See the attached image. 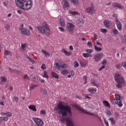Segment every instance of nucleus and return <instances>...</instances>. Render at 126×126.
<instances>
[{"label": "nucleus", "instance_id": "f257e3e1", "mask_svg": "<svg viewBox=\"0 0 126 126\" xmlns=\"http://www.w3.org/2000/svg\"><path fill=\"white\" fill-rule=\"evenodd\" d=\"M54 110L57 112V114L62 117L71 116L72 112H71V107L68 105H63V102H60L57 107L54 108Z\"/></svg>", "mask_w": 126, "mask_h": 126}, {"label": "nucleus", "instance_id": "f03ea898", "mask_svg": "<svg viewBox=\"0 0 126 126\" xmlns=\"http://www.w3.org/2000/svg\"><path fill=\"white\" fill-rule=\"evenodd\" d=\"M15 1L17 6L24 10L31 9L33 6L31 0H15Z\"/></svg>", "mask_w": 126, "mask_h": 126}, {"label": "nucleus", "instance_id": "7ed1b4c3", "mask_svg": "<svg viewBox=\"0 0 126 126\" xmlns=\"http://www.w3.org/2000/svg\"><path fill=\"white\" fill-rule=\"evenodd\" d=\"M115 80L116 82H118L116 87H117V88H122V87H123L122 84H124V83H125L124 77H122L120 74H116L115 75Z\"/></svg>", "mask_w": 126, "mask_h": 126}, {"label": "nucleus", "instance_id": "20e7f679", "mask_svg": "<svg viewBox=\"0 0 126 126\" xmlns=\"http://www.w3.org/2000/svg\"><path fill=\"white\" fill-rule=\"evenodd\" d=\"M62 122H66V125L67 126H74V123L73 120L70 118H63L61 119Z\"/></svg>", "mask_w": 126, "mask_h": 126}, {"label": "nucleus", "instance_id": "39448f33", "mask_svg": "<svg viewBox=\"0 0 126 126\" xmlns=\"http://www.w3.org/2000/svg\"><path fill=\"white\" fill-rule=\"evenodd\" d=\"M66 31L70 34H73V30H74V25L69 23L67 24L66 27Z\"/></svg>", "mask_w": 126, "mask_h": 126}, {"label": "nucleus", "instance_id": "423d86ee", "mask_svg": "<svg viewBox=\"0 0 126 126\" xmlns=\"http://www.w3.org/2000/svg\"><path fill=\"white\" fill-rule=\"evenodd\" d=\"M20 31L22 35H24V36H30V31L28 30V29L26 28H20Z\"/></svg>", "mask_w": 126, "mask_h": 126}, {"label": "nucleus", "instance_id": "0eeeda50", "mask_svg": "<svg viewBox=\"0 0 126 126\" xmlns=\"http://www.w3.org/2000/svg\"><path fill=\"white\" fill-rule=\"evenodd\" d=\"M32 120L36 126H42L44 125V122L40 118L33 117L32 118Z\"/></svg>", "mask_w": 126, "mask_h": 126}, {"label": "nucleus", "instance_id": "6e6552de", "mask_svg": "<svg viewBox=\"0 0 126 126\" xmlns=\"http://www.w3.org/2000/svg\"><path fill=\"white\" fill-rule=\"evenodd\" d=\"M36 28L39 34H45V33H47V30L44 27L39 26L36 27Z\"/></svg>", "mask_w": 126, "mask_h": 126}, {"label": "nucleus", "instance_id": "1a4fd4ad", "mask_svg": "<svg viewBox=\"0 0 126 126\" xmlns=\"http://www.w3.org/2000/svg\"><path fill=\"white\" fill-rule=\"evenodd\" d=\"M102 58H103V54L97 53L94 56V60L95 62H99V61L102 59Z\"/></svg>", "mask_w": 126, "mask_h": 126}, {"label": "nucleus", "instance_id": "9d476101", "mask_svg": "<svg viewBox=\"0 0 126 126\" xmlns=\"http://www.w3.org/2000/svg\"><path fill=\"white\" fill-rule=\"evenodd\" d=\"M86 12L89 14H94V7H89L85 9Z\"/></svg>", "mask_w": 126, "mask_h": 126}, {"label": "nucleus", "instance_id": "9b49d317", "mask_svg": "<svg viewBox=\"0 0 126 126\" xmlns=\"http://www.w3.org/2000/svg\"><path fill=\"white\" fill-rule=\"evenodd\" d=\"M54 67L58 69V70H62V68L65 67L64 64L59 65V63H55L54 64Z\"/></svg>", "mask_w": 126, "mask_h": 126}, {"label": "nucleus", "instance_id": "f8f14e48", "mask_svg": "<svg viewBox=\"0 0 126 126\" xmlns=\"http://www.w3.org/2000/svg\"><path fill=\"white\" fill-rule=\"evenodd\" d=\"M31 77L32 80H33V81H35V82H38V81H40V77H39V76H38L37 75L32 74L31 75Z\"/></svg>", "mask_w": 126, "mask_h": 126}, {"label": "nucleus", "instance_id": "ddd939ff", "mask_svg": "<svg viewBox=\"0 0 126 126\" xmlns=\"http://www.w3.org/2000/svg\"><path fill=\"white\" fill-rule=\"evenodd\" d=\"M64 65H65V67L62 68V70H60V71H61V73L63 75H66V73L68 72V71H67V70L65 69V68H67V65L66 64H64Z\"/></svg>", "mask_w": 126, "mask_h": 126}, {"label": "nucleus", "instance_id": "4468645a", "mask_svg": "<svg viewBox=\"0 0 126 126\" xmlns=\"http://www.w3.org/2000/svg\"><path fill=\"white\" fill-rule=\"evenodd\" d=\"M63 8L65 10H67L68 9V8L69 7V3L66 1V0H63Z\"/></svg>", "mask_w": 126, "mask_h": 126}, {"label": "nucleus", "instance_id": "2eb2a0df", "mask_svg": "<svg viewBox=\"0 0 126 126\" xmlns=\"http://www.w3.org/2000/svg\"><path fill=\"white\" fill-rule=\"evenodd\" d=\"M42 27H44L46 30V33L47 34H49L50 32H51V30L49 28V26L47 24V23L44 22L42 24Z\"/></svg>", "mask_w": 126, "mask_h": 126}, {"label": "nucleus", "instance_id": "dca6fc26", "mask_svg": "<svg viewBox=\"0 0 126 126\" xmlns=\"http://www.w3.org/2000/svg\"><path fill=\"white\" fill-rule=\"evenodd\" d=\"M115 22L118 30H122V23H121V22L119 21L118 18H115Z\"/></svg>", "mask_w": 126, "mask_h": 126}, {"label": "nucleus", "instance_id": "f3484780", "mask_svg": "<svg viewBox=\"0 0 126 126\" xmlns=\"http://www.w3.org/2000/svg\"><path fill=\"white\" fill-rule=\"evenodd\" d=\"M112 5L113 7L114 8L116 7L117 8H118L119 9H122L124 8V6H123L122 4H118V3H113Z\"/></svg>", "mask_w": 126, "mask_h": 126}, {"label": "nucleus", "instance_id": "a211bd4d", "mask_svg": "<svg viewBox=\"0 0 126 126\" xmlns=\"http://www.w3.org/2000/svg\"><path fill=\"white\" fill-rule=\"evenodd\" d=\"M110 21L108 20H105L104 21V25L105 26L106 28H107V29H109L110 28Z\"/></svg>", "mask_w": 126, "mask_h": 126}, {"label": "nucleus", "instance_id": "6ab92c4d", "mask_svg": "<svg viewBox=\"0 0 126 126\" xmlns=\"http://www.w3.org/2000/svg\"><path fill=\"white\" fill-rule=\"evenodd\" d=\"M79 110H80V111H81L82 112H83V113H85V114H87V115H90V116H93V117H96V116H95L94 114L88 112L87 110L84 109H80Z\"/></svg>", "mask_w": 126, "mask_h": 126}, {"label": "nucleus", "instance_id": "aec40b11", "mask_svg": "<svg viewBox=\"0 0 126 126\" xmlns=\"http://www.w3.org/2000/svg\"><path fill=\"white\" fill-rule=\"evenodd\" d=\"M111 33L114 35V36H117L119 34V31L117 29H113L111 31Z\"/></svg>", "mask_w": 126, "mask_h": 126}, {"label": "nucleus", "instance_id": "412c9836", "mask_svg": "<svg viewBox=\"0 0 126 126\" xmlns=\"http://www.w3.org/2000/svg\"><path fill=\"white\" fill-rule=\"evenodd\" d=\"M36 87H37V85H33L32 83L30 85V91L33 90V89H35V88H36Z\"/></svg>", "mask_w": 126, "mask_h": 126}, {"label": "nucleus", "instance_id": "4be33fe9", "mask_svg": "<svg viewBox=\"0 0 126 126\" xmlns=\"http://www.w3.org/2000/svg\"><path fill=\"white\" fill-rule=\"evenodd\" d=\"M29 109H30V110H32V111H33V112H36L37 111L36 107H35V106L34 105L29 106Z\"/></svg>", "mask_w": 126, "mask_h": 126}, {"label": "nucleus", "instance_id": "5701e85b", "mask_svg": "<svg viewBox=\"0 0 126 126\" xmlns=\"http://www.w3.org/2000/svg\"><path fill=\"white\" fill-rule=\"evenodd\" d=\"M4 54L5 56H11L12 53L9 50H4Z\"/></svg>", "mask_w": 126, "mask_h": 126}, {"label": "nucleus", "instance_id": "b1692460", "mask_svg": "<svg viewBox=\"0 0 126 126\" xmlns=\"http://www.w3.org/2000/svg\"><path fill=\"white\" fill-rule=\"evenodd\" d=\"M60 24L61 25V26H65V23L64 22V20L63 19H60Z\"/></svg>", "mask_w": 126, "mask_h": 126}, {"label": "nucleus", "instance_id": "393cba45", "mask_svg": "<svg viewBox=\"0 0 126 126\" xmlns=\"http://www.w3.org/2000/svg\"><path fill=\"white\" fill-rule=\"evenodd\" d=\"M52 76L54 78H56L57 79H59V75H58V74L54 72H52Z\"/></svg>", "mask_w": 126, "mask_h": 126}, {"label": "nucleus", "instance_id": "a878e982", "mask_svg": "<svg viewBox=\"0 0 126 126\" xmlns=\"http://www.w3.org/2000/svg\"><path fill=\"white\" fill-rule=\"evenodd\" d=\"M92 83L94 85V86H96V87H99V84H98V82L94 80L92 81Z\"/></svg>", "mask_w": 126, "mask_h": 126}, {"label": "nucleus", "instance_id": "bb28decb", "mask_svg": "<svg viewBox=\"0 0 126 126\" xmlns=\"http://www.w3.org/2000/svg\"><path fill=\"white\" fill-rule=\"evenodd\" d=\"M118 99L114 98V99H113L111 102L112 105H117L118 104Z\"/></svg>", "mask_w": 126, "mask_h": 126}, {"label": "nucleus", "instance_id": "cd10ccee", "mask_svg": "<svg viewBox=\"0 0 126 126\" xmlns=\"http://www.w3.org/2000/svg\"><path fill=\"white\" fill-rule=\"evenodd\" d=\"M80 64L82 67H84L87 64V63L85 61H82L80 62Z\"/></svg>", "mask_w": 126, "mask_h": 126}, {"label": "nucleus", "instance_id": "c85d7f7f", "mask_svg": "<svg viewBox=\"0 0 126 126\" xmlns=\"http://www.w3.org/2000/svg\"><path fill=\"white\" fill-rule=\"evenodd\" d=\"M94 50L96 52H101L102 51V48H99L98 46H96V45H94Z\"/></svg>", "mask_w": 126, "mask_h": 126}, {"label": "nucleus", "instance_id": "c756f323", "mask_svg": "<svg viewBox=\"0 0 126 126\" xmlns=\"http://www.w3.org/2000/svg\"><path fill=\"white\" fill-rule=\"evenodd\" d=\"M103 104L105 107H110V103L107 101L104 100L103 101Z\"/></svg>", "mask_w": 126, "mask_h": 126}, {"label": "nucleus", "instance_id": "7c9ffc66", "mask_svg": "<svg viewBox=\"0 0 126 126\" xmlns=\"http://www.w3.org/2000/svg\"><path fill=\"white\" fill-rule=\"evenodd\" d=\"M40 91H41L42 94H43L44 95H46V94L47 93L46 90L43 88H41Z\"/></svg>", "mask_w": 126, "mask_h": 126}, {"label": "nucleus", "instance_id": "2f4dec72", "mask_svg": "<svg viewBox=\"0 0 126 126\" xmlns=\"http://www.w3.org/2000/svg\"><path fill=\"white\" fill-rule=\"evenodd\" d=\"M42 52L43 54L44 55L45 57H50V54H49L48 52H46V51L44 50H42Z\"/></svg>", "mask_w": 126, "mask_h": 126}, {"label": "nucleus", "instance_id": "473e14b6", "mask_svg": "<svg viewBox=\"0 0 126 126\" xmlns=\"http://www.w3.org/2000/svg\"><path fill=\"white\" fill-rule=\"evenodd\" d=\"M70 1L75 5H77V4H78V0H70Z\"/></svg>", "mask_w": 126, "mask_h": 126}, {"label": "nucleus", "instance_id": "72a5a7b5", "mask_svg": "<svg viewBox=\"0 0 126 126\" xmlns=\"http://www.w3.org/2000/svg\"><path fill=\"white\" fill-rule=\"evenodd\" d=\"M78 24H80V25H83V19L82 18H80L78 21Z\"/></svg>", "mask_w": 126, "mask_h": 126}, {"label": "nucleus", "instance_id": "f704fd0d", "mask_svg": "<svg viewBox=\"0 0 126 126\" xmlns=\"http://www.w3.org/2000/svg\"><path fill=\"white\" fill-rule=\"evenodd\" d=\"M122 42L123 43H126V35H123L122 36Z\"/></svg>", "mask_w": 126, "mask_h": 126}, {"label": "nucleus", "instance_id": "c9c22d12", "mask_svg": "<svg viewBox=\"0 0 126 126\" xmlns=\"http://www.w3.org/2000/svg\"><path fill=\"white\" fill-rule=\"evenodd\" d=\"M83 56L84 57V58H89V57H91V56H90V54L89 53H83Z\"/></svg>", "mask_w": 126, "mask_h": 126}, {"label": "nucleus", "instance_id": "e433bc0d", "mask_svg": "<svg viewBox=\"0 0 126 126\" xmlns=\"http://www.w3.org/2000/svg\"><path fill=\"white\" fill-rule=\"evenodd\" d=\"M69 13H70V14H72V15H76V14H77V12L75 11H72V10H69Z\"/></svg>", "mask_w": 126, "mask_h": 126}, {"label": "nucleus", "instance_id": "4c0bfd02", "mask_svg": "<svg viewBox=\"0 0 126 126\" xmlns=\"http://www.w3.org/2000/svg\"><path fill=\"white\" fill-rule=\"evenodd\" d=\"M109 120L110 121V122H111V123L113 125H115V124H116V121H115V120H114L113 118H109Z\"/></svg>", "mask_w": 126, "mask_h": 126}, {"label": "nucleus", "instance_id": "58836bf2", "mask_svg": "<svg viewBox=\"0 0 126 126\" xmlns=\"http://www.w3.org/2000/svg\"><path fill=\"white\" fill-rule=\"evenodd\" d=\"M115 98L117 100L120 101V99H121V95L119 94H115Z\"/></svg>", "mask_w": 126, "mask_h": 126}, {"label": "nucleus", "instance_id": "ea45409f", "mask_svg": "<svg viewBox=\"0 0 126 126\" xmlns=\"http://www.w3.org/2000/svg\"><path fill=\"white\" fill-rule=\"evenodd\" d=\"M0 79L2 82H6L7 79L3 76H1Z\"/></svg>", "mask_w": 126, "mask_h": 126}, {"label": "nucleus", "instance_id": "a19ab883", "mask_svg": "<svg viewBox=\"0 0 126 126\" xmlns=\"http://www.w3.org/2000/svg\"><path fill=\"white\" fill-rule=\"evenodd\" d=\"M43 76V77L47 78V79H49V77L48 76V74L46 71L44 72V74Z\"/></svg>", "mask_w": 126, "mask_h": 126}, {"label": "nucleus", "instance_id": "79ce46f5", "mask_svg": "<svg viewBox=\"0 0 126 126\" xmlns=\"http://www.w3.org/2000/svg\"><path fill=\"white\" fill-rule=\"evenodd\" d=\"M5 116H6L7 117H11V116H12V114H11V113H10V112H8L5 113Z\"/></svg>", "mask_w": 126, "mask_h": 126}, {"label": "nucleus", "instance_id": "37998d69", "mask_svg": "<svg viewBox=\"0 0 126 126\" xmlns=\"http://www.w3.org/2000/svg\"><path fill=\"white\" fill-rule=\"evenodd\" d=\"M85 52L87 53H89V54H91L93 53V50L92 49H86Z\"/></svg>", "mask_w": 126, "mask_h": 126}, {"label": "nucleus", "instance_id": "c03bdc74", "mask_svg": "<svg viewBox=\"0 0 126 126\" xmlns=\"http://www.w3.org/2000/svg\"><path fill=\"white\" fill-rule=\"evenodd\" d=\"M106 115L108 116V117H110L111 115H112V113H111V111H110L109 110H106Z\"/></svg>", "mask_w": 126, "mask_h": 126}, {"label": "nucleus", "instance_id": "a18cd8bd", "mask_svg": "<svg viewBox=\"0 0 126 126\" xmlns=\"http://www.w3.org/2000/svg\"><path fill=\"white\" fill-rule=\"evenodd\" d=\"M100 31L102 33H107L108 30L106 29H100Z\"/></svg>", "mask_w": 126, "mask_h": 126}, {"label": "nucleus", "instance_id": "49530a36", "mask_svg": "<svg viewBox=\"0 0 126 126\" xmlns=\"http://www.w3.org/2000/svg\"><path fill=\"white\" fill-rule=\"evenodd\" d=\"M119 107H120V108L123 107V103L122 102V101H120L119 102L118 101V103L117 104Z\"/></svg>", "mask_w": 126, "mask_h": 126}, {"label": "nucleus", "instance_id": "de8ad7c7", "mask_svg": "<svg viewBox=\"0 0 126 126\" xmlns=\"http://www.w3.org/2000/svg\"><path fill=\"white\" fill-rule=\"evenodd\" d=\"M74 64V67H78L79 66V64L78 63V62H77V61H75Z\"/></svg>", "mask_w": 126, "mask_h": 126}, {"label": "nucleus", "instance_id": "09e8293b", "mask_svg": "<svg viewBox=\"0 0 126 126\" xmlns=\"http://www.w3.org/2000/svg\"><path fill=\"white\" fill-rule=\"evenodd\" d=\"M41 68H42V69L43 70L46 69V64H45L44 63L42 64V65L41 66Z\"/></svg>", "mask_w": 126, "mask_h": 126}, {"label": "nucleus", "instance_id": "8fccbe9b", "mask_svg": "<svg viewBox=\"0 0 126 126\" xmlns=\"http://www.w3.org/2000/svg\"><path fill=\"white\" fill-rule=\"evenodd\" d=\"M90 92L92 94H94V93H95L96 92V90L91 89V90H90Z\"/></svg>", "mask_w": 126, "mask_h": 126}, {"label": "nucleus", "instance_id": "3c124183", "mask_svg": "<svg viewBox=\"0 0 126 126\" xmlns=\"http://www.w3.org/2000/svg\"><path fill=\"white\" fill-rule=\"evenodd\" d=\"M14 101H15V102H18V100H19L18 97L14 96L13 97V101H14Z\"/></svg>", "mask_w": 126, "mask_h": 126}, {"label": "nucleus", "instance_id": "603ef678", "mask_svg": "<svg viewBox=\"0 0 126 126\" xmlns=\"http://www.w3.org/2000/svg\"><path fill=\"white\" fill-rule=\"evenodd\" d=\"M65 56H71V52H67V51H66V53H65Z\"/></svg>", "mask_w": 126, "mask_h": 126}, {"label": "nucleus", "instance_id": "864d4df0", "mask_svg": "<svg viewBox=\"0 0 126 126\" xmlns=\"http://www.w3.org/2000/svg\"><path fill=\"white\" fill-rule=\"evenodd\" d=\"M87 45H88V47H92V46H93L92 43L90 41L88 42Z\"/></svg>", "mask_w": 126, "mask_h": 126}, {"label": "nucleus", "instance_id": "5fc2aeb1", "mask_svg": "<svg viewBox=\"0 0 126 126\" xmlns=\"http://www.w3.org/2000/svg\"><path fill=\"white\" fill-rule=\"evenodd\" d=\"M24 79H28V80H29V77L27 75H25L24 76Z\"/></svg>", "mask_w": 126, "mask_h": 126}, {"label": "nucleus", "instance_id": "6e6d98bb", "mask_svg": "<svg viewBox=\"0 0 126 126\" xmlns=\"http://www.w3.org/2000/svg\"><path fill=\"white\" fill-rule=\"evenodd\" d=\"M115 116L116 118H119V116H120V114H119V113L116 112L114 113Z\"/></svg>", "mask_w": 126, "mask_h": 126}, {"label": "nucleus", "instance_id": "4d7b16f0", "mask_svg": "<svg viewBox=\"0 0 126 126\" xmlns=\"http://www.w3.org/2000/svg\"><path fill=\"white\" fill-rule=\"evenodd\" d=\"M107 63V60L106 59H104L102 62V64H106Z\"/></svg>", "mask_w": 126, "mask_h": 126}, {"label": "nucleus", "instance_id": "13d9d810", "mask_svg": "<svg viewBox=\"0 0 126 126\" xmlns=\"http://www.w3.org/2000/svg\"><path fill=\"white\" fill-rule=\"evenodd\" d=\"M40 113L41 115H44V114H46V111L41 110Z\"/></svg>", "mask_w": 126, "mask_h": 126}, {"label": "nucleus", "instance_id": "bf43d9fd", "mask_svg": "<svg viewBox=\"0 0 126 126\" xmlns=\"http://www.w3.org/2000/svg\"><path fill=\"white\" fill-rule=\"evenodd\" d=\"M58 28L62 32H64V29L63 28V27H59Z\"/></svg>", "mask_w": 126, "mask_h": 126}, {"label": "nucleus", "instance_id": "052dcab7", "mask_svg": "<svg viewBox=\"0 0 126 126\" xmlns=\"http://www.w3.org/2000/svg\"><path fill=\"white\" fill-rule=\"evenodd\" d=\"M96 39H98V35H97V34H94V41H95Z\"/></svg>", "mask_w": 126, "mask_h": 126}, {"label": "nucleus", "instance_id": "680f3d73", "mask_svg": "<svg viewBox=\"0 0 126 126\" xmlns=\"http://www.w3.org/2000/svg\"><path fill=\"white\" fill-rule=\"evenodd\" d=\"M122 66H124V67L125 68H126V62H124L122 63Z\"/></svg>", "mask_w": 126, "mask_h": 126}, {"label": "nucleus", "instance_id": "e2e57ef3", "mask_svg": "<svg viewBox=\"0 0 126 126\" xmlns=\"http://www.w3.org/2000/svg\"><path fill=\"white\" fill-rule=\"evenodd\" d=\"M120 67H121V64H118L117 65H116V68L117 69H120Z\"/></svg>", "mask_w": 126, "mask_h": 126}, {"label": "nucleus", "instance_id": "0e129e2a", "mask_svg": "<svg viewBox=\"0 0 126 126\" xmlns=\"http://www.w3.org/2000/svg\"><path fill=\"white\" fill-rule=\"evenodd\" d=\"M29 61H30V62L32 63H33V64L35 63V61L31 58Z\"/></svg>", "mask_w": 126, "mask_h": 126}, {"label": "nucleus", "instance_id": "69168bd1", "mask_svg": "<svg viewBox=\"0 0 126 126\" xmlns=\"http://www.w3.org/2000/svg\"><path fill=\"white\" fill-rule=\"evenodd\" d=\"M103 68H105V65H102L101 67L99 69V71H101Z\"/></svg>", "mask_w": 126, "mask_h": 126}, {"label": "nucleus", "instance_id": "338daca9", "mask_svg": "<svg viewBox=\"0 0 126 126\" xmlns=\"http://www.w3.org/2000/svg\"><path fill=\"white\" fill-rule=\"evenodd\" d=\"M104 123L106 126H109V123L108 122V121H107V120H104Z\"/></svg>", "mask_w": 126, "mask_h": 126}, {"label": "nucleus", "instance_id": "774afa93", "mask_svg": "<svg viewBox=\"0 0 126 126\" xmlns=\"http://www.w3.org/2000/svg\"><path fill=\"white\" fill-rule=\"evenodd\" d=\"M62 52L65 54V53L67 52L66 50L64 48L62 49Z\"/></svg>", "mask_w": 126, "mask_h": 126}]
</instances>
